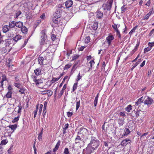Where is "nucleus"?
<instances>
[{
    "instance_id": "nucleus-39",
    "label": "nucleus",
    "mask_w": 154,
    "mask_h": 154,
    "mask_svg": "<svg viewBox=\"0 0 154 154\" xmlns=\"http://www.w3.org/2000/svg\"><path fill=\"white\" fill-rule=\"evenodd\" d=\"M20 116H18L16 117H15L12 121V122L13 123H14L16 122H17L19 120Z\"/></svg>"
},
{
    "instance_id": "nucleus-28",
    "label": "nucleus",
    "mask_w": 154,
    "mask_h": 154,
    "mask_svg": "<svg viewBox=\"0 0 154 154\" xmlns=\"http://www.w3.org/2000/svg\"><path fill=\"white\" fill-rule=\"evenodd\" d=\"M143 97H141L139 99L137 102H135V104L137 105H138L141 103H143Z\"/></svg>"
},
{
    "instance_id": "nucleus-16",
    "label": "nucleus",
    "mask_w": 154,
    "mask_h": 154,
    "mask_svg": "<svg viewBox=\"0 0 154 154\" xmlns=\"http://www.w3.org/2000/svg\"><path fill=\"white\" fill-rule=\"evenodd\" d=\"M98 27V23L97 22H95L94 23L93 25L91 26V29L94 30H96L97 29Z\"/></svg>"
},
{
    "instance_id": "nucleus-34",
    "label": "nucleus",
    "mask_w": 154,
    "mask_h": 154,
    "mask_svg": "<svg viewBox=\"0 0 154 154\" xmlns=\"http://www.w3.org/2000/svg\"><path fill=\"white\" fill-rule=\"evenodd\" d=\"M21 14V12L20 11H18L15 13V15H14V18H17Z\"/></svg>"
},
{
    "instance_id": "nucleus-19",
    "label": "nucleus",
    "mask_w": 154,
    "mask_h": 154,
    "mask_svg": "<svg viewBox=\"0 0 154 154\" xmlns=\"http://www.w3.org/2000/svg\"><path fill=\"white\" fill-rule=\"evenodd\" d=\"M47 39V36H41V40L40 41V44L43 45L44 43L45 42Z\"/></svg>"
},
{
    "instance_id": "nucleus-21",
    "label": "nucleus",
    "mask_w": 154,
    "mask_h": 154,
    "mask_svg": "<svg viewBox=\"0 0 154 154\" xmlns=\"http://www.w3.org/2000/svg\"><path fill=\"white\" fill-rule=\"evenodd\" d=\"M34 72L36 75H38L41 74V70L40 68H37L35 70Z\"/></svg>"
},
{
    "instance_id": "nucleus-35",
    "label": "nucleus",
    "mask_w": 154,
    "mask_h": 154,
    "mask_svg": "<svg viewBox=\"0 0 154 154\" xmlns=\"http://www.w3.org/2000/svg\"><path fill=\"white\" fill-rule=\"evenodd\" d=\"M70 149L69 150L67 148H66L64 150L63 153L65 154H70Z\"/></svg>"
},
{
    "instance_id": "nucleus-55",
    "label": "nucleus",
    "mask_w": 154,
    "mask_h": 154,
    "mask_svg": "<svg viewBox=\"0 0 154 154\" xmlns=\"http://www.w3.org/2000/svg\"><path fill=\"white\" fill-rule=\"evenodd\" d=\"M135 32V27H133L131 31L129 32V34L130 35V36L132 34L133 32Z\"/></svg>"
},
{
    "instance_id": "nucleus-2",
    "label": "nucleus",
    "mask_w": 154,
    "mask_h": 154,
    "mask_svg": "<svg viewBox=\"0 0 154 154\" xmlns=\"http://www.w3.org/2000/svg\"><path fill=\"white\" fill-rule=\"evenodd\" d=\"M58 13V11L57 12ZM61 15L60 14H58V13H55L54 14V17L53 18L52 21L54 23H55L56 26H60V17Z\"/></svg>"
},
{
    "instance_id": "nucleus-25",
    "label": "nucleus",
    "mask_w": 154,
    "mask_h": 154,
    "mask_svg": "<svg viewBox=\"0 0 154 154\" xmlns=\"http://www.w3.org/2000/svg\"><path fill=\"white\" fill-rule=\"evenodd\" d=\"M152 13V11H149L146 15L143 18L144 20H147L149 17L151 15Z\"/></svg>"
},
{
    "instance_id": "nucleus-48",
    "label": "nucleus",
    "mask_w": 154,
    "mask_h": 154,
    "mask_svg": "<svg viewBox=\"0 0 154 154\" xmlns=\"http://www.w3.org/2000/svg\"><path fill=\"white\" fill-rule=\"evenodd\" d=\"M82 75H81L80 74V73H79L77 76V78L76 79V81L77 82L79 81L81 79V78L82 77Z\"/></svg>"
},
{
    "instance_id": "nucleus-17",
    "label": "nucleus",
    "mask_w": 154,
    "mask_h": 154,
    "mask_svg": "<svg viewBox=\"0 0 154 154\" xmlns=\"http://www.w3.org/2000/svg\"><path fill=\"white\" fill-rule=\"evenodd\" d=\"M23 26V23L20 21L15 22V26L19 28H21Z\"/></svg>"
},
{
    "instance_id": "nucleus-47",
    "label": "nucleus",
    "mask_w": 154,
    "mask_h": 154,
    "mask_svg": "<svg viewBox=\"0 0 154 154\" xmlns=\"http://www.w3.org/2000/svg\"><path fill=\"white\" fill-rule=\"evenodd\" d=\"M118 115L119 116L122 117V118H124V117H125L126 116L124 112H120Z\"/></svg>"
},
{
    "instance_id": "nucleus-7",
    "label": "nucleus",
    "mask_w": 154,
    "mask_h": 154,
    "mask_svg": "<svg viewBox=\"0 0 154 154\" xmlns=\"http://www.w3.org/2000/svg\"><path fill=\"white\" fill-rule=\"evenodd\" d=\"M10 28L12 29V31L13 30H16L17 28H15V22L12 21L9 22V25L8 26Z\"/></svg>"
},
{
    "instance_id": "nucleus-10",
    "label": "nucleus",
    "mask_w": 154,
    "mask_h": 154,
    "mask_svg": "<svg viewBox=\"0 0 154 154\" xmlns=\"http://www.w3.org/2000/svg\"><path fill=\"white\" fill-rule=\"evenodd\" d=\"M73 5V1L71 0L66 1L65 2V5L66 8H69L72 6Z\"/></svg>"
},
{
    "instance_id": "nucleus-38",
    "label": "nucleus",
    "mask_w": 154,
    "mask_h": 154,
    "mask_svg": "<svg viewBox=\"0 0 154 154\" xmlns=\"http://www.w3.org/2000/svg\"><path fill=\"white\" fill-rule=\"evenodd\" d=\"M127 10V8L125 5H123L121 7V10L122 13L125 12Z\"/></svg>"
},
{
    "instance_id": "nucleus-53",
    "label": "nucleus",
    "mask_w": 154,
    "mask_h": 154,
    "mask_svg": "<svg viewBox=\"0 0 154 154\" xmlns=\"http://www.w3.org/2000/svg\"><path fill=\"white\" fill-rule=\"evenodd\" d=\"M148 45L151 48L152 47L154 46V42H149Z\"/></svg>"
},
{
    "instance_id": "nucleus-51",
    "label": "nucleus",
    "mask_w": 154,
    "mask_h": 154,
    "mask_svg": "<svg viewBox=\"0 0 154 154\" xmlns=\"http://www.w3.org/2000/svg\"><path fill=\"white\" fill-rule=\"evenodd\" d=\"M116 32V35L117 36H118V37L120 39H121V35L120 34V32L119 30H117Z\"/></svg>"
},
{
    "instance_id": "nucleus-63",
    "label": "nucleus",
    "mask_w": 154,
    "mask_h": 154,
    "mask_svg": "<svg viewBox=\"0 0 154 154\" xmlns=\"http://www.w3.org/2000/svg\"><path fill=\"white\" fill-rule=\"evenodd\" d=\"M145 62H146L145 60H143V62H142V63H141L140 64V66L141 67H143L145 65Z\"/></svg>"
},
{
    "instance_id": "nucleus-61",
    "label": "nucleus",
    "mask_w": 154,
    "mask_h": 154,
    "mask_svg": "<svg viewBox=\"0 0 154 154\" xmlns=\"http://www.w3.org/2000/svg\"><path fill=\"white\" fill-rule=\"evenodd\" d=\"M73 114V113L72 112H67V115L68 117H70L72 116Z\"/></svg>"
},
{
    "instance_id": "nucleus-44",
    "label": "nucleus",
    "mask_w": 154,
    "mask_h": 154,
    "mask_svg": "<svg viewBox=\"0 0 154 154\" xmlns=\"http://www.w3.org/2000/svg\"><path fill=\"white\" fill-rule=\"evenodd\" d=\"M18 110L17 112L18 113H20L21 112V110L22 109V107L21 105V103H20L18 105Z\"/></svg>"
},
{
    "instance_id": "nucleus-41",
    "label": "nucleus",
    "mask_w": 154,
    "mask_h": 154,
    "mask_svg": "<svg viewBox=\"0 0 154 154\" xmlns=\"http://www.w3.org/2000/svg\"><path fill=\"white\" fill-rule=\"evenodd\" d=\"M131 109V105H128L127 107H126L125 108V110L128 112H130V110Z\"/></svg>"
},
{
    "instance_id": "nucleus-4",
    "label": "nucleus",
    "mask_w": 154,
    "mask_h": 154,
    "mask_svg": "<svg viewBox=\"0 0 154 154\" xmlns=\"http://www.w3.org/2000/svg\"><path fill=\"white\" fill-rule=\"evenodd\" d=\"M82 138L78 135L75 140V143L78 144L80 147L84 146V142Z\"/></svg>"
},
{
    "instance_id": "nucleus-27",
    "label": "nucleus",
    "mask_w": 154,
    "mask_h": 154,
    "mask_svg": "<svg viewBox=\"0 0 154 154\" xmlns=\"http://www.w3.org/2000/svg\"><path fill=\"white\" fill-rule=\"evenodd\" d=\"M74 145L75 144H73L72 147L70 149V154H76V150L74 149Z\"/></svg>"
},
{
    "instance_id": "nucleus-23",
    "label": "nucleus",
    "mask_w": 154,
    "mask_h": 154,
    "mask_svg": "<svg viewBox=\"0 0 154 154\" xmlns=\"http://www.w3.org/2000/svg\"><path fill=\"white\" fill-rule=\"evenodd\" d=\"M60 145V140H59L57 143V144H56V145L55 146L54 148L53 149V150L54 152H55L58 149Z\"/></svg>"
},
{
    "instance_id": "nucleus-26",
    "label": "nucleus",
    "mask_w": 154,
    "mask_h": 154,
    "mask_svg": "<svg viewBox=\"0 0 154 154\" xmlns=\"http://www.w3.org/2000/svg\"><path fill=\"white\" fill-rule=\"evenodd\" d=\"M120 26V25L119 24H114V25H112V27L114 30L117 32V30H119L118 28H119Z\"/></svg>"
},
{
    "instance_id": "nucleus-58",
    "label": "nucleus",
    "mask_w": 154,
    "mask_h": 154,
    "mask_svg": "<svg viewBox=\"0 0 154 154\" xmlns=\"http://www.w3.org/2000/svg\"><path fill=\"white\" fill-rule=\"evenodd\" d=\"M47 102H44V107H43V110H46V107H47Z\"/></svg>"
},
{
    "instance_id": "nucleus-20",
    "label": "nucleus",
    "mask_w": 154,
    "mask_h": 154,
    "mask_svg": "<svg viewBox=\"0 0 154 154\" xmlns=\"http://www.w3.org/2000/svg\"><path fill=\"white\" fill-rule=\"evenodd\" d=\"M130 141V140L127 139H125L123 140L121 143V145L122 146H125L128 143V142Z\"/></svg>"
},
{
    "instance_id": "nucleus-46",
    "label": "nucleus",
    "mask_w": 154,
    "mask_h": 154,
    "mask_svg": "<svg viewBox=\"0 0 154 154\" xmlns=\"http://www.w3.org/2000/svg\"><path fill=\"white\" fill-rule=\"evenodd\" d=\"M43 107V105H42V104L40 105L39 108V111L38 112V114L39 115H40L42 111V109Z\"/></svg>"
},
{
    "instance_id": "nucleus-37",
    "label": "nucleus",
    "mask_w": 154,
    "mask_h": 154,
    "mask_svg": "<svg viewBox=\"0 0 154 154\" xmlns=\"http://www.w3.org/2000/svg\"><path fill=\"white\" fill-rule=\"evenodd\" d=\"M8 142V141L6 140H3L1 141L0 143V145L1 146L5 145Z\"/></svg>"
},
{
    "instance_id": "nucleus-50",
    "label": "nucleus",
    "mask_w": 154,
    "mask_h": 154,
    "mask_svg": "<svg viewBox=\"0 0 154 154\" xmlns=\"http://www.w3.org/2000/svg\"><path fill=\"white\" fill-rule=\"evenodd\" d=\"M80 105V101L79 100L76 103V110H77L79 108Z\"/></svg>"
},
{
    "instance_id": "nucleus-24",
    "label": "nucleus",
    "mask_w": 154,
    "mask_h": 154,
    "mask_svg": "<svg viewBox=\"0 0 154 154\" xmlns=\"http://www.w3.org/2000/svg\"><path fill=\"white\" fill-rule=\"evenodd\" d=\"M44 60V58L43 57H39L38 58V63L40 65H43V61Z\"/></svg>"
},
{
    "instance_id": "nucleus-12",
    "label": "nucleus",
    "mask_w": 154,
    "mask_h": 154,
    "mask_svg": "<svg viewBox=\"0 0 154 154\" xmlns=\"http://www.w3.org/2000/svg\"><path fill=\"white\" fill-rule=\"evenodd\" d=\"M96 16L97 18L101 19L103 16V13L100 11H97L96 12Z\"/></svg>"
},
{
    "instance_id": "nucleus-45",
    "label": "nucleus",
    "mask_w": 154,
    "mask_h": 154,
    "mask_svg": "<svg viewBox=\"0 0 154 154\" xmlns=\"http://www.w3.org/2000/svg\"><path fill=\"white\" fill-rule=\"evenodd\" d=\"M80 63V60H78L75 63L73 66L74 67H75V68H77L78 66V64Z\"/></svg>"
},
{
    "instance_id": "nucleus-5",
    "label": "nucleus",
    "mask_w": 154,
    "mask_h": 154,
    "mask_svg": "<svg viewBox=\"0 0 154 154\" xmlns=\"http://www.w3.org/2000/svg\"><path fill=\"white\" fill-rule=\"evenodd\" d=\"M88 131L85 128H81L78 131V135L81 137H83L85 135L87 134Z\"/></svg>"
},
{
    "instance_id": "nucleus-29",
    "label": "nucleus",
    "mask_w": 154,
    "mask_h": 154,
    "mask_svg": "<svg viewBox=\"0 0 154 154\" xmlns=\"http://www.w3.org/2000/svg\"><path fill=\"white\" fill-rule=\"evenodd\" d=\"M99 97V93H98L96 96L95 98L94 101V104L95 106H97V103L98 99Z\"/></svg>"
},
{
    "instance_id": "nucleus-11",
    "label": "nucleus",
    "mask_w": 154,
    "mask_h": 154,
    "mask_svg": "<svg viewBox=\"0 0 154 154\" xmlns=\"http://www.w3.org/2000/svg\"><path fill=\"white\" fill-rule=\"evenodd\" d=\"M153 100L150 97L147 98L144 101L145 104H147L148 106L150 105L152 103Z\"/></svg>"
},
{
    "instance_id": "nucleus-3",
    "label": "nucleus",
    "mask_w": 154,
    "mask_h": 154,
    "mask_svg": "<svg viewBox=\"0 0 154 154\" xmlns=\"http://www.w3.org/2000/svg\"><path fill=\"white\" fill-rule=\"evenodd\" d=\"M113 0H108L107 2L103 4L102 9L104 10L110 11L112 3Z\"/></svg>"
},
{
    "instance_id": "nucleus-32",
    "label": "nucleus",
    "mask_w": 154,
    "mask_h": 154,
    "mask_svg": "<svg viewBox=\"0 0 154 154\" xmlns=\"http://www.w3.org/2000/svg\"><path fill=\"white\" fill-rule=\"evenodd\" d=\"M19 91V92L21 94H25V89L23 87H21Z\"/></svg>"
},
{
    "instance_id": "nucleus-31",
    "label": "nucleus",
    "mask_w": 154,
    "mask_h": 154,
    "mask_svg": "<svg viewBox=\"0 0 154 154\" xmlns=\"http://www.w3.org/2000/svg\"><path fill=\"white\" fill-rule=\"evenodd\" d=\"M12 92L8 91L6 94L5 96L7 98H11L12 97Z\"/></svg>"
},
{
    "instance_id": "nucleus-59",
    "label": "nucleus",
    "mask_w": 154,
    "mask_h": 154,
    "mask_svg": "<svg viewBox=\"0 0 154 154\" xmlns=\"http://www.w3.org/2000/svg\"><path fill=\"white\" fill-rule=\"evenodd\" d=\"M90 64L91 67V68H92V66L95 63L93 60H91L89 62Z\"/></svg>"
},
{
    "instance_id": "nucleus-14",
    "label": "nucleus",
    "mask_w": 154,
    "mask_h": 154,
    "mask_svg": "<svg viewBox=\"0 0 154 154\" xmlns=\"http://www.w3.org/2000/svg\"><path fill=\"white\" fill-rule=\"evenodd\" d=\"M124 118H119L118 119V122L119 125V126H121L123 125L124 123Z\"/></svg>"
},
{
    "instance_id": "nucleus-33",
    "label": "nucleus",
    "mask_w": 154,
    "mask_h": 154,
    "mask_svg": "<svg viewBox=\"0 0 154 154\" xmlns=\"http://www.w3.org/2000/svg\"><path fill=\"white\" fill-rule=\"evenodd\" d=\"M14 85L19 89L21 87H22L20 84L18 82H14Z\"/></svg>"
},
{
    "instance_id": "nucleus-22",
    "label": "nucleus",
    "mask_w": 154,
    "mask_h": 154,
    "mask_svg": "<svg viewBox=\"0 0 154 154\" xmlns=\"http://www.w3.org/2000/svg\"><path fill=\"white\" fill-rule=\"evenodd\" d=\"M28 29L24 26H23L21 28V31L24 34H26L27 32Z\"/></svg>"
},
{
    "instance_id": "nucleus-42",
    "label": "nucleus",
    "mask_w": 154,
    "mask_h": 154,
    "mask_svg": "<svg viewBox=\"0 0 154 154\" xmlns=\"http://www.w3.org/2000/svg\"><path fill=\"white\" fill-rule=\"evenodd\" d=\"M78 83L76 82L74 84L72 88V91H74L76 89L77 87Z\"/></svg>"
},
{
    "instance_id": "nucleus-60",
    "label": "nucleus",
    "mask_w": 154,
    "mask_h": 154,
    "mask_svg": "<svg viewBox=\"0 0 154 154\" xmlns=\"http://www.w3.org/2000/svg\"><path fill=\"white\" fill-rule=\"evenodd\" d=\"M154 33V29H152L149 33V35L150 36L152 35Z\"/></svg>"
},
{
    "instance_id": "nucleus-56",
    "label": "nucleus",
    "mask_w": 154,
    "mask_h": 154,
    "mask_svg": "<svg viewBox=\"0 0 154 154\" xmlns=\"http://www.w3.org/2000/svg\"><path fill=\"white\" fill-rule=\"evenodd\" d=\"M90 38L89 36L87 37L85 39V42L88 43L90 41Z\"/></svg>"
},
{
    "instance_id": "nucleus-8",
    "label": "nucleus",
    "mask_w": 154,
    "mask_h": 154,
    "mask_svg": "<svg viewBox=\"0 0 154 154\" xmlns=\"http://www.w3.org/2000/svg\"><path fill=\"white\" fill-rule=\"evenodd\" d=\"M114 39V37L112 35H110L106 38V40L109 45H111L112 41Z\"/></svg>"
},
{
    "instance_id": "nucleus-13",
    "label": "nucleus",
    "mask_w": 154,
    "mask_h": 154,
    "mask_svg": "<svg viewBox=\"0 0 154 154\" xmlns=\"http://www.w3.org/2000/svg\"><path fill=\"white\" fill-rule=\"evenodd\" d=\"M12 29L10 28L8 26L5 25L3 27V32L6 33L8 31H11Z\"/></svg>"
},
{
    "instance_id": "nucleus-1",
    "label": "nucleus",
    "mask_w": 154,
    "mask_h": 154,
    "mask_svg": "<svg viewBox=\"0 0 154 154\" xmlns=\"http://www.w3.org/2000/svg\"><path fill=\"white\" fill-rule=\"evenodd\" d=\"M100 142L96 137L92 136L91 137L90 142L88 144V146L92 149L93 151H94L98 148Z\"/></svg>"
},
{
    "instance_id": "nucleus-57",
    "label": "nucleus",
    "mask_w": 154,
    "mask_h": 154,
    "mask_svg": "<svg viewBox=\"0 0 154 154\" xmlns=\"http://www.w3.org/2000/svg\"><path fill=\"white\" fill-rule=\"evenodd\" d=\"M79 57V56L77 55H75L73 56L72 57V60L73 61L74 60L78 58Z\"/></svg>"
},
{
    "instance_id": "nucleus-62",
    "label": "nucleus",
    "mask_w": 154,
    "mask_h": 154,
    "mask_svg": "<svg viewBox=\"0 0 154 154\" xmlns=\"http://www.w3.org/2000/svg\"><path fill=\"white\" fill-rule=\"evenodd\" d=\"M41 20H37L36 21L35 24L36 26H37L41 23Z\"/></svg>"
},
{
    "instance_id": "nucleus-43",
    "label": "nucleus",
    "mask_w": 154,
    "mask_h": 154,
    "mask_svg": "<svg viewBox=\"0 0 154 154\" xmlns=\"http://www.w3.org/2000/svg\"><path fill=\"white\" fill-rule=\"evenodd\" d=\"M45 91L47 92L46 93L48 94V96H50L53 94V92L50 90H48Z\"/></svg>"
},
{
    "instance_id": "nucleus-36",
    "label": "nucleus",
    "mask_w": 154,
    "mask_h": 154,
    "mask_svg": "<svg viewBox=\"0 0 154 154\" xmlns=\"http://www.w3.org/2000/svg\"><path fill=\"white\" fill-rule=\"evenodd\" d=\"M59 79V78H53L52 79L51 81V83H53L54 82L58 81Z\"/></svg>"
},
{
    "instance_id": "nucleus-49",
    "label": "nucleus",
    "mask_w": 154,
    "mask_h": 154,
    "mask_svg": "<svg viewBox=\"0 0 154 154\" xmlns=\"http://www.w3.org/2000/svg\"><path fill=\"white\" fill-rule=\"evenodd\" d=\"M60 23V24H61L60 25V26H61L62 25H64L65 23V20H64L63 19H62V18H61Z\"/></svg>"
},
{
    "instance_id": "nucleus-64",
    "label": "nucleus",
    "mask_w": 154,
    "mask_h": 154,
    "mask_svg": "<svg viewBox=\"0 0 154 154\" xmlns=\"http://www.w3.org/2000/svg\"><path fill=\"white\" fill-rule=\"evenodd\" d=\"M26 17L27 18L30 19L32 18V15H31V14L30 13H29L28 14H27Z\"/></svg>"
},
{
    "instance_id": "nucleus-40",
    "label": "nucleus",
    "mask_w": 154,
    "mask_h": 154,
    "mask_svg": "<svg viewBox=\"0 0 154 154\" xmlns=\"http://www.w3.org/2000/svg\"><path fill=\"white\" fill-rule=\"evenodd\" d=\"M151 49V48L149 46L147 47V48H145L144 49V53H145L147 52L150 51Z\"/></svg>"
},
{
    "instance_id": "nucleus-15",
    "label": "nucleus",
    "mask_w": 154,
    "mask_h": 154,
    "mask_svg": "<svg viewBox=\"0 0 154 154\" xmlns=\"http://www.w3.org/2000/svg\"><path fill=\"white\" fill-rule=\"evenodd\" d=\"M130 133L129 130L127 128H125L124 130V132L122 134H121L122 136L121 137H122L124 136H127Z\"/></svg>"
},
{
    "instance_id": "nucleus-52",
    "label": "nucleus",
    "mask_w": 154,
    "mask_h": 154,
    "mask_svg": "<svg viewBox=\"0 0 154 154\" xmlns=\"http://www.w3.org/2000/svg\"><path fill=\"white\" fill-rule=\"evenodd\" d=\"M142 60L141 59H138V61L136 62V63H135V67L138 64H140L141 62L142 61Z\"/></svg>"
},
{
    "instance_id": "nucleus-30",
    "label": "nucleus",
    "mask_w": 154,
    "mask_h": 154,
    "mask_svg": "<svg viewBox=\"0 0 154 154\" xmlns=\"http://www.w3.org/2000/svg\"><path fill=\"white\" fill-rule=\"evenodd\" d=\"M17 125L16 124H14V125H10L8 126L9 128L13 131H14L17 128Z\"/></svg>"
},
{
    "instance_id": "nucleus-54",
    "label": "nucleus",
    "mask_w": 154,
    "mask_h": 154,
    "mask_svg": "<svg viewBox=\"0 0 154 154\" xmlns=\"http://www.w3.org/2000/svg\"><path fill=\"white\" fill-rule=\"evenodd\" d=\"M2 79L4 81H6L7 78L5 75H3L2 76Z\"/></svg>"
},
{
    "instance_id": "nucleus-9",
    "label": "nucleus",
    "mask_w": 154,
    "mask_h": 154,
    "mask_svg": "<svg viewBox=\"0 0 154 154\" xmlns=\"http://www.w3.org/2000/svg\"><path fill=\"white\" fill-rule=\"evenodd\" d=\"M93 151L89 147L87 146L85 149H84L83 151V154H91Z\"/></svg>"
},
{
    "instance_id": "nucleus-18",
    "label": "nucleus",
    "mask_w": 154,
    "mask_h": 154,
    "mask_svg": "<svg viewBox=\"0 0 154 154\" xmlns=\"http://www.w3.org/2000/svg\"><path fill=\"white\" fill-rule=\"evenodd\" d=\"M21 38V36L19 34L16 35L13 38V40L15 42H17Z\"/></svg>"
},
{
    "instance_id": "nucleus-6",
    "label": "nucleus",
    "mask_w": 154,
    "mask_h": 154,
    "mask_svg": "<svg viewBox=\"0 0 154 154\" xmlns=\"http://www.w3.org/2000/svg\"><path fill=\"white\" fill-rule=\"evenodd\" d=\"M32 79L37 86H38L40 84L43 82L42 80L41 79H37V77L36 76H34L32 77Z\"/></svg>"
}]
</instances>
